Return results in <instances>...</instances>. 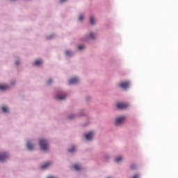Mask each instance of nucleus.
I'll return each instance as SVG.
<instances>
[{"label":"nucleus","mask_w":178,"mask_h":178,"mask_svg":"<svg viewBox=\"0 0 178 178\" xmlns=\"http://www.w3.org/2000/svg\"><path fill=\"white\" fill-rule=\"evenodd\" d=\"M65 54H67V56H70V54H72V52L70 51L69 50H67V51H65Z\"/></svg>","instance_id":"nucleus-19"},{"label":"nucleus","mask_w":178,"mask_h":178,"mask_svg":"<svg viewBox=\"0 0 178 178\" xmlns=\"http://www.w3.org/2000/svg\"><path fill=\"white\" fill-rule=\"evenodd\" d=\"M47 178H56V177H54V176H50L49 177H47Z\"/></svg>","instance_id":"nucleus-27"},{"label":"nucleus","mask_w":178,"mask_h":178,"mask_svg":"<svg viewBox=\"0 0 178 178\" xmlns=\"http://www.w3.org/2000/svg\"><path fill=\"white\" fill-rule=\"evenodd\" d=\"M83 18H84V17H83V15H79V20L80 21H83Z\"/></svg>","instance_id":"nucleus-21"},{"label":"nucleus","mask_w":178,"mask_h":178,"mask_svg":"<svg viewBox=\"0 0 178 178\" xmlns=\"http://www.w3.org/2000/svg\"><path fill=\"white\" fill-rule=\"evenodd\" d=\"M116 106L118 109H127L129 104L128 103H117Z\"/></svg>","instance_id":"nucleus-2"},{"label":"nucleus","mask_w":178,"mask_h":178,"mask_svg":"<svg viewBox=\"0 0 178 178\" xmlns=\"http://www.w3.org/2000/svg\"><path fill=\"white\" fill-rule=\"evenodd\" d=\"M85 46L83 44H81L80 46H79V50H81L82 49H84Z\"/></svg>","instance_id":"nucleus-20"},{"label":"nucleus","mask_w":178,"mask_h":178,"mask_svg":"<svg viewBox=\"0 0 178 178\" xmlns=\"http://www.w3.org/2000/svg\"><path fill=\"white\" fill-rule=\"evenodd\" d=\"M2 111H3V112H8V107H6V106H3Z\"/></svg>","instance_id":"nucleus-16"},{"label":"nucleus","mask_w":178,"mask_h":178,"mask_svg":"<svg viewBox=\"0 0 178 178\" xmlns=\"http://www.w3.org/2000/svg\"><path fill=\"white\" fill-rule=\"evenodd\" d=\"M93 136H94V133L91 131L90 133H88V134H86L85 138H86V140H92Z\"/></svg>","instance_id":"nucleus-6"},{"label":"nucleus","mask_w":178,"mask_h":178,"mask_svg":"<svg viewBox=\"0 0 178 178\" xmlns=\"http://www.w3.org/2000/svg\"><path fill=\"white\" fill-rule=\"evenodd\" d=\"M67 97V95L65 93H61V95H58L56 96L57 99H60V101H63V99H65Z\"/></svg>","instance_id":"nucleus-5"},{"label":"nucleus","mask_w":178,"mask_h":178,"mask_svg":"<svg viewBox=\"0 0 178 178\" xmlns=\"http://www.w3.org/2000/svg\"><path fill=\"white\" fill-rule=\"evenodd\" d=\"M39 144L40 148L43 149V151H47L49 148V144L46 140H40L39 141Z\"/></svg>","instance_id":"nucleus-1"},{"label":"nucleus","mask_w":178,"mask_h":178,"mask_svg":"<svg viewBox=\"0 0 178 178\" xmlns=\"http://www.w3.org/2000/svg\"><path fill=\"white\" fill-rule=\"evenodd\" d=\"M124 120H125V118L124 116L118 118V119H116L115 124L117 125L122 124V123H124Z\"/></svg>","instance_id":"nucleus-4"},{"label":"nucleus","mask_w":178,"mask_h":178,"mask_svg":"<svg viewBox=\"0 0 178 178\" xmlns=\"http://www.w3.org/2000/svg\"><path fill=\"white\" fill-rule=\"evenodd\" d=\"M131 168L132 170L136 169V165H131Z\"/></svg>","instance_id":"nucleus-22"},{"label":"nucleus","mask_w":178,"mask_h":178,"mask_svg":"<svg viewBox=\"0 0 178 178\" xmlns=\"http://www.w3.org/2000/svg\"><path fill=\"white\" fill-rule=\"evenodd\" d=\"M49 165H51L50 162H47L42 166H41V169H46L49 166Z\"/></svg>","instance_id":"nucleus-11"},{"label":"nucleus","mask_w":178,"mask_h":178,"mask_svg":"<svg viewBox=\"0 0 178 178\" xmlns=\"http://www.w3.org/2000/svg\"><path fill=\"white\" fill-rule=\"evenodd\" d=\"M74 168L75 169V170H81V166H80V165H74Z\"/></svg>","instance_id":"nucleus-13"},{"label":"nucleus","mask_w":178,"mask_h":178,"mask_svg":"<svg viewBox=\"0 0 178 178\" xmlns=\"http://www.w3.org/2000/svg\"><path fill=\"white\" fill-rule=\"evenodd\" d=\"M42 60H36L34 63L35 65H39L40 64H42Z\"/></svg>","instance_id":"nucleus-12"},{"label":"nucleus","mask_w":178,"mask_h":178,"mask_svg":"<svg viewBox=\"0 0 178 178\" xmlns=\"http://www.w3.org/2000/svg\"><path fill=\"white\" fill-rule=\"evenodd\" d=\"M7 158H8L7 154H0V161H1L2 162L6 161Z\"/></svg>","instance_id":"nucleus-7"},{"label":"nucleus","mask_w":178,"mask_h":178,"mask_svg":"<svg viewBox=\"0 0 178 178\" xmlns=\"http://www.w3.org/2000/svg\"><path fill=\"white\" fill-rule=\"evenodd\" d=\"M74 118V115L70 116V119H73Z\"/></svg>","instance_id":"nucleus-25"},{"label":"nucleus","mask_w":178,"mask_h":178,"mask_svg":"<svg viewBox=\"0 0 178 178\" xmlns=\"http://www.w3.org/2000/svg\"><path fill=\"white\" fill-rule=\"evenodd\" d=\"M69 152H74L76 151V147L73 146L70 149H68Z\"/></svg>","instance_id":"nucleus-15"},{"label":"nucleus","mask_w":178,"mask_h":178,"mask_svg":"<svg viewBox=\"0 0 178 178\" xmlns=\"http://www.w3.org/2000/svg\"><path fill=\"white\" fill-rule=\"evenodd\" d=\"M52 81H53L52 79H49V80L47 81V83H48V84H50V83H51Z\"/></svg>","instance_id":"nucleus-24"},{"label":"nucleus","mask_w":178,"mask_h":178,"mask_svg":"<svg viewBox=\"0 0 178 178\" xmlns=\"http://www.w3.org/2000/svg\"><path fill=\"white\" fill-rule=\"evenodd\" d=\"M66 0H60V3H63L64 1H65Z\"/></svg>","instance_id":"nucleus-26"},{"label":"nucleus","mask_w":178,"mask_h":178,"mask_svg":"<svg viewBox=\"0 0 178 178\" xmlns=\"http://www.w3.org/2000/svg\"><path fill=\"white\" fill-rule=\"evenodd\" d=\"M123 158L122 156H118V158H116L115 161L116 162L119 163L120 162V161H122Z\"/></svg>","instance_id":"nucleus-17"},{"label":"nucleus","mask_w":178,"mask_h":178,"mask_svg":"<svg viewBox=\"0 0 178 178\" xmlns=\"http://www.w3.org/2000/svg\"><path fill=\"white\" fill-rule=\"evenodd\" d=\"M90 24H94L95 23V19L94 17L91 16L90 17Z\"/></svg>","instance_id":"nucleus-14"},{"label":"nucleus","mask_w":178,"mask_h":178,"mask_svg":"<svg viewBox=\"0 0 178 178\" xmlns=\"http://www.w3.org/2000/svg\"><path fill=\"white\" fill-rule=\"evenodd\" d=\"M79 78L74 77V78H71L69 80V83H77V82H79Z\"/></svg>","instance_id":"nucleus-8"},{"label":"nucleus","mask_w":178,"mask_h":178,"mask_svg":"<svg viewBox=\"0 0 178 178\" xmlns=\"http://www.w3.org/2000/svg\"><path fill=\"white\" fill-rule=\"evenodd\" d=\"M26 145H27L28 149H30V150L34 149V147L33 145H32V144H31L30 141H28V143H26Z\"/></svg>","instance_id":"nucleus-9"},{"label":"nucleus","mask_w":178,"mask_h":178,"mask_svg":"<svg viewBox=\"0 0 178 178\" xmlns=\"http://www.w3.org/2000/svg\"><path fill=\"white\" fill-rule=\"evenodd\" d=\"M132 178H139V175H134Z\"/></svg>","instance_id":"nucleus-23"},{"label":"nucleus","mask_w":178,"mask_h":178,"mask_svg":"<svg viewBox=\"0 0 178 178\" xmlns=\"http://www.w3.org/2000/svg\"><path fill=\"white\" fill-rule=\"evenodd\" d=\"M108 178H110V177H108Z\"/></svg>","instance_id":"nucleus-29"},{"label":"nucleus","mask_w":178,"mask_h":178,"mask_svg":"<svg viewBox=\"0 0 178 178\" xmlns=\"http://www.w3.org/2000/svg\"><path fill=\"white\" fill-rule=\"evenodd\" d=\"M129 81H124L120 83V86H121V88H123L124 90H127V88H129Z\"/></svg>","instance_id":"nucleus-3"},{"label":"nucleus","mask_w":178,"mask_h":178,"mask_svg":"<svg viewBox=\"0 0 178 178\" xmlns=\"http://www.w3.org/2000/svg\"><path fill=\"white\" fill-rule=\"evenodd\" d=\"M15 64L17 65L19 64V61H16Z\"/></svg>","instance_id":"nucleus-28"},{"label":"nucleus","mask_w":178,"mask_h":178,"mask_svg":"<svg viewBox=\"0 0 178 178\" xmlns=\"http://www.w3.org/2000/svg\"><path fill=\"white\" fill-rule=\"evenodd\" d=\"M95 37V36L94 33H90L89 34V38H90V39H94Z\"/></svg>","instance_id":"nucleus-18"},{"label":"nucleus","mask_w":178,"mask_h":178,"mask_svg":"<svg viewBox=\"0 0 178 178\" xmlns=\"http://www.w3.org/2000/svg\"><path fill=\"white\" fill-rule=\"evenodd\" d=\"M8 88H9L8 85H0V90L2 91H4V90H8Z\"/></svg>","instance_id":"nucleus-10"}]
</instances>
